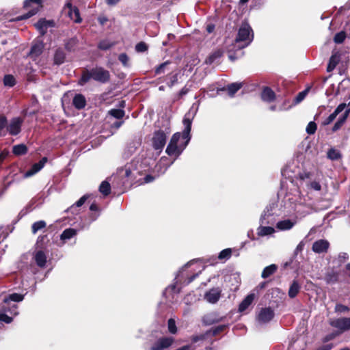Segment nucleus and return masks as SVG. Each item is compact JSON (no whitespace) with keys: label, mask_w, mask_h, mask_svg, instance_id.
<instances>
[{"label":"nucleus","mask_w":350,"mask_h":350,"mask_svg":"<svg viewBox=\"0 0 350 350\" xmlns=\"http://www.w3.org/2000/svg\"><path fill=\"white\" fill-rule=\"evenodd\" d=\"M168 62H164L160 64L156 69L155 72L157 75L161 74L164 72V68L167 66Z\"/></svg>","instance_id":"59"},{"label":"nucleus","mask_w":350,"mask_h":350,"mask_svg":"<svg viewBox=\"0 0 350 350\" xmlns=\"http://www.w3.org/2000/svg\"><path fill=\"white\" fill-rule=\"evenodd\" d=\"M334 310L336 312L345 313L348 312L350 310V308L348 306H346L341 304H337L335 306Z\"/></svg>","instance_id":"49"},{"label":"nucleus","mask_w":350,"mask_h":350,"mask_svg":"<svg viewBox=\"0 0 350 350\" xmlns=\"http://www.w3.org/2000/svg\"><path fill=\"white\" fill-rule=\"evenodd\" d=\"M226 327V326L225 325H219L216 327L211 329V330L207 331L206 334H208V335L211 334L213 336H215L217 334H219V332L224 331Z\"/></svg>","instance_id":"47"},{"label":"nucleus","mask_w":350,"mask_h":350,"mask_svg":"<svg viewBox=\"0 0 350 350\" xmlns=\"http://www.w3.org/2000/svg\"><path fill=\"white\" fill-rule=\"evenodd\" d=\"M278 267L274 264L266 267L262 272L261 277L262 278H267L273 274L276 271Z\"/></svg>","instance_id":"29"},{"label":"nucleus","mask_w":350,"mask_h":350,"mask_svg":"<svg viewBox=\"0 0 350 350\" xmlns=\"http://www.w3.org/2000/svg\"><path fill=\"white\" fill-rule=\"evenodd\" d=\"M274 311L271 308H262L257 316V320L260 323H267L274 317Z\"/></svg>","instance_id":"11"},{"label":"nucleus","mask_w":350,"mask_h":350,"mask_svg":"<svg viewBox=\"0 0 350 350\" xmlns=\"http://www.w3.org/2000/svg\"><path fill=\"white\" fill-rule=\"evenodd\" d=\"M30 3H36L37 6H39L42 3V0H25L24 1V6L28 7Z\"/></svg>","instance_id":"60"},{"label":"nucleus","mask_w":350,"mask_h":350,"mask_svg":"<svg viewBox=\"0 0 350 350\" xmlns=\"http://www.w3.org/2000/svg\"><path fill=\"white\" fill-rule=\"evenodd\" d=\"M178 82V75L177 74L173 75L170 77V80L167 82V85L170 88L174 86Z\"/></svg>","instance_id":"57"},{"label":"nucleus","mask_w":350,"mask_h":350,"mask_svg":"<svg viewBox=\"0 0 350 350\" xmlns=\"http://www.w3.org/2000/svg\"><path fill=\"white\" fill-rule=\"evenodd\" d=\"M296 223V219H286L278 221L276 223V228L282 231L289 230L293 228Z\"/></svg>","instance_id":"15"},{"label":"nucleus","mask_w":350,"mask_h":350,"mask_svg":"<svg viewBox=\"0 0 350 350\" xmlns=\"http://www.w3.org/2000/svg\"><path fill=\"white\" fill-rule=\"evenodd\" d=\"M148 49V46L146 43L141 42L136 44L135 50L137 52H144Z\"/></svg>","instance_id":"54"},{"label":"nucleus","mask_w":350,"mask_h":350,"mask_svg":"<svg viewBox=\"0 0 350 350\" xmlns=\"http://www.w3.org/2000/svg\"><path fill=\"white\" fill-rule=\"evenodd\" d=\"M24 299V295L18 293H12L3 299V305L0 310V321L10 323L13 318L8 314L16 316L18 314L17 305H10V301L20 302Z\"/></svg>","instance_id":"2"},{"label":"nucleus","mask_w":350,"mask_h":350,"mask_svg":"<svg viewBox=\"0 0 350 350\" xmlns=\"http://www.w3.org/2000/svg\"><path fill=\"white\" fill-rule=\"evenodd\" d=\"M308 94V90H305L299 92L295 98V103H299L302 101Z\"/></svg>","instance_id":"53"},{"label":"nucleus","mask_w":350,"mask_h":350,"mask_svg":"<svg viewBox=\"0 0 350 350\" xmlns=\"http://www.w3.org/2000/svg\"><path fill=\"white\" fill-rule=\"evenodd\" d=\"M46 223L44 221H38L33 224L31 229L32 232L36 234L38 230L45 228Z\"/></svg>","instance_id":"43"},{"label":"nucleus","mask_w":350,"mask_h":350,"mask_svg":"<svg viewBox=\"0 0 350 350\" xmlns=\"http://www.w3.org/2000/svg\"><path fill=\"white\" fill-rule=\"evenodd\" d=\"M53 25V22L46 20H40L36 24V28L40 31L42 35H44L46 33V31L49 27H52Z\"/></svg>","instance_id":"24"},{"label":"nucleus","mask_w":350,"mask_h":350,"mask_svg":"<svg viewBox=\"0 0 350 350\" xmlns=\"http://www.w3.org/2000/svg\"><path fill=\"white\" fill-rule=\"evenodd\" d=\"M327 157L332 161H336L341 157V154L339 150L331 148L327 152Z\"/></svg>","instance_id":"35"},{"label":"nucleus","mask_w":350,"mask_h":350,"mask_svg":"<svg viewBox=\"0 0 350 350\" xmlns=\"http://www.w3.org/2000/svg\"><path fill=\"white\" fill-rule=\"evenodd\" d=\"M254 33L252 29L247 23H243L241 25L237 36L235 39L234 47L239 49L247 46L253 40Z\"/></svg>","instance_id":"3"},{"label":"nucleus","mask_w":350,"mask_h":350,"mask_svg":"<svg viewBox=\"0 0 350 350\" xmlns=\"http://www.w3.org/2000/svg\"><path fill=\"white\" fill-rule=\"evenodd\" d=\"M301 288V286L297 280H293L292 284L290 286L288 290V296L291 298H294L299 293Z\"/></svg>","instance_id":"27"},{"label":"nucleus","mask_w":350,"mask_h":350,"mask_svg":"<svg viewBox=\"0 0 350 350\" xmlns=\"http://www.w3.org/2000/svg\"><path fill=\"white\" fill-rule=\"evenodd\" d=\"M77 231L73 228H68L63 231L60 238L63 241L69 240L77 234Z\"/></svg>","instance_id":"30"},{"label":"nucleus","mask_w":350,"mask_h":350,"mask_svg":"<svg viewBox=\"0 0 350 350\" xmlns=\"http://www.w3.org/2000/svg\"><path fill=\"white\" fill-rule=\"evenodd\" d=\"M193 116L189 113L185 114L183 123L184 130L182 133H174L166 148V153L169 156H175L176 158L182 153L190 141V131L191 129Z\"/></svg>","instance_id":"1"},{"label":"nucleus","mask_w":350,"mask_h":350,"mask_svg":"<svg viewBox=\"0 0 350 350\" xmlns=\"http://www.w3.org/2000/svg\"><path fill=\"white\" fill-rule=\"evenodd\" d=\"M346 36H347V34H346L345 31H340L335 35V36L334 38V41L336 44H341L344 42Z\"/></svg>","instance_id":"44"},{"label":"nucleus","mask_w":350,"mask_h":350,"mask_svg":"<svg viewBox=\"0 0 350 350\" xmlns=\"http://www.w3.org/2000/svg\"><path fill=\"white\" fill-rule=\"evenodd\" d=\"M7 125V119L3 116H0V131L4 129Z\"/></svg>","instance_id":"61"},{"label":"nucleus","mask_w":350,"mask_h":350,"mask_svg":"<svg viewBox=\"0 0 350 350\" xmlns=\"http://www.w3.org/2000/svg\"><path fill=\"white\" fill-rule=\"evenodd\" d=\"M221 290L219 288H213L204 295V299L210 304H215L221 297Z\"/></svg>","instance_id":"13"},{"label":"nucleus","mask_w":350,"mask_h":350,"mask_svg":"<svg viewBox=\"0 0 350 350\" xmlns=\"http://www.w3.org/2000/svg\"><path fill=\"white\" fill-rule=\"evenodd\" d=\"M99 191L104 196L109 195L111 191L110 184L107 181H103L99 187Z\"/></svg>","instance_id":"36"},{"label":"nucleus","mask_w":350,"mask_h":350,"mask_svg":"<svg viewBox=\"0 0 350 350\" xmlns=\"http://www.w3.org/2000/svg\"><path fill=\"white\" fill-rule=\"evenodd\" d=\"M170 133L169 128L165 130H157L154 132L152 138V145L154 150H159V152L163 150L166 144L167 135Z\"/></svg>","instance_id":"4"},{"label":"nucleus","mask_w":350,"mask_h":350,"mask_svg":"<svg viewBox=\"0 0 350 350\" xmlns=\"http://www.w3.org/2000/svg\"><path fill=\"white\" fill-rule=\"evenodd\" d=\"M223 319L217 312H213L204 316L202 321L205 325H210L218 323Z\"/></svg>","instance_id":"16"},{"label":"nucleus","mask_w":350,"mask_h":350,"mask_svg":"<svg viewBox=\"0 0 350 350\" xmlns=\"http://www.w3.org/2000/svg\"><path fill=\"white\" fill-rule=\"evenodd\" d=\"M330 325L344 332L350 330V317H342L330 321Z\"/></svg>","instance_id":"7"},{"label":"nucleus","mask_w":350,"mask_h":350,"mask_svg":"<svg viewBox=\"0 0 350 350\" xmlns=\"http://www.w3.org/2000/svg\"><path fill=\"white\" fill-rule=\"evenodd\" d=\"M275 232V229L271 226H260L257 228V234L260 237L271 235Z\"/></svg>","instance_id":"25"},{"label":"nucleus","mask_w":350,"mask_h":350,"mask_svg":"<svg viewBox=\"0 0 350 350\" xmlns=\"http://www.w3.org/2000/svg\"><path fill=\"white\" fill-rule=\"evenodd\" d=\"M273 206H269L266 207L264 210L260 219V221L262 225L275 224V219L273 217Z\"/></svg>","instance_id":"10"},{"label":"nucleus","mask_w":350,"mask_h":350,"mask_svg":"<svg viewBox=\"0 0 350 350\" xmlns=\"http://www.w3.org/2000/svg\"><path fill=\"white\" fill-rule=\"evenodd\" d=\"M255 295L253 293L248 295L239 304V311L243 312L252 304L254 299Z\"/></svg>","instance_id":"23"},{"label":"nucleus","mask_w":350,"mask_h":350,"mask_svg":"<svg viewBox=\"0 0 350 350\" xmlns=\"http://www.w3.org/2000/svg\"><path fill=\"white\" fill-rule=\"evenodd\" d=\"M222 51L220 50H217L213 53L211 55L206 58L205 62L207 64H211L214 63L217 59H219L222 56Z\"/></svg>","instance_id":"34"},{"label":"nucleus","mask_w":350,"mask_h":350,"mask_svg":"<svg viewBox=\"0 0 350 350\" xmlns=\"http://www.w3.org/2000/svg\"><path fill=\"white\" fill-rule=\"evenodd\" d=\"M173 342L174 338L172 337H162L152 345L150 350H164L170 347Z\"/></svg>","instance_id":"9"},{"label":"nucleus","mask_w":350,"mask_h":350,"mask_svg":"<svg viewBox=\"0 0 350 350\" xmlns=\"http://www.w3.org/2000/svg\"><path fill=\"white\" fill-rule=\"evenodd\" d=\"M114 45H115L114 42H110L108 40H101L98 43V47L101 50L105 51V50L109 49L111 47H112Z\"/></svg>","instance_id":"38"},{"label":"nucleus","mask_w":350,"mask_h":350,"mask_svg":"<svg viewBox=\"0 0 350 350\" xmlns=\"http://www.w3.org/2000/svg\"><path fill=\"white\" fill-rule=\"evenodd\" d=\"M294 212L296 220L301 219L312 212V206L300 198L294 206Z\"/></svg>","instance_id":"5"},{"label":"nucleus","mask_w":350,"mask_h":350,"mask_svg":"<svg viewBox=\"0 0 350 350\" xmlns=\"http://www.w3.org/2000/svg\"><path fill=\"white\" fill-rule=\"evenodd\" d=\"M77 40L75 38H73L70 39L66 44V49L68 51H73L75 50V46L77 44Z\"/></svg>","instance_id":"51"},{"label":"nucleus","mask_w":350,"mask_h":350,"mask_svg":"<svg viewBox=\"0 0 350 350\" xmlns=\"http://www.w3.org/2000/svg\"><path fill=\"white\" fill-rule=\"evenodd\" d=\"M124 176L126 177H130L132 174V170L129 165H126L124 169Z\"/></svg>","instance_id":"62"},{"label":"nucleus","mask_w":350,"mask_h":350,"mask_svg":"<svg viewBox=\"0 0 350 350\" xmlns=\"http://www.w3.org/2000/svg\"><path fill=\"white\" fill-rule=\"evenodd\" d=\"M324 280L328 284H336L338 281V273L334 270L329 271L325 273Z\"/></svg>","instance_id":"22"},{"label":"nucleus","mask_w":350,"mask_h":350,"mask_svg":"<svg viewBox=\"0 0 350 350\" xmlns=\"http://www.w3.org/2000/svg\"><path fill=\"white\" fill-rule=\"evenodd\" d=\"M242 87V84L240 83H234L228 85L227 90L228 95L232 97L235 93L239 90Z\"/></svg>","instance_id":"32"},{"label":"nucleus","mask_w":350,"mask_h":350,"mask_svg":"<svg viewBox=\"0 0 350 350\" xmlns=\"http://www.w3.org/2000/svg\"><path fill=\"white\" fill-rule=\"evenodd\" d=\"M109 114L117 119H120L124 116V111L120 109H112L109 111Z\"/></svg>","instance_id":"42"},{"label":"nucleus","mask_w":350,"mask_h":350,"mask_svg":"<svg viewBox=\"0 0 350 350\" xmlns=\"http://www.w3.org/2000/svg\"><path fill=\"white\" fill-rule=\"evenodd\" d=\"M333 348L332 344H326L319 347L317 350H331Z\"/></svg>","instance_id":"64"},{"label":"nucleus","mask_w":350,"mask_h":350,"mask_svg":"<svg viewBox=\"0 0 350 350\" xmlns=\"http://www.w3.org/2000/svg\"><path fill=\"white\" fill-rule=\"evenodd\" d=\"M46 161L47 159L46 157H43L38 163H34L31 166V169L25 173V177L29 178L38 172L44 167Z\"/></svg>","instance_id":"14"},{"label":"nucleus","mask_w":350,"mask_h":350,"mask_svg":"<svg viewBox=\"0 0 350 350\" xmlns=\"http://www.w3.org/2000/svg\"><path fill=\"white\" fill-rule=\"evenodd\" d=\"M88 198V196L86 195L82 196L74 205H72L70 208V210L72 211V209L75 208V206H76V207L81 206L85 203V202L86 201Z\"/></svg>","instance_id":"52"},{"label":"nucleus","mask_w":350,"mask_h":350,"mask_svg":"<svg viewBox=\"0 0 350 350\" xmlns=\"http://www.w3.org/2000/svg\"><path fill=\"white\" fill-rule=\"evenodd\" d=\"M65 59V53L62 49H57L54 55V62L57 65L64 63Z\"/></svg>","instance_id":"31"},{"label":"nucleus","mask_w":350,"mask_h":350,"mask_svg":"<svg viewBox=\"0 0 350 350\" xmlns=\"http://www.w3.org/2000/svg\"><path fill=\"white\" fill-rule=\"evenodd\" d=\"M168 330L171 334H176L177 332V328L176 325V322L173 319H170L167 322Z\"/></svg>","instance_id":"48"},{"label":"nucleus","mask_w":350,"mask_h":350,"mask_svg":"<svg viewBox=\"0 0 350 350\" xmlns=\"http://www.w3.org/2000/svg\"><path fill=\"white\" fill-rule=\"evenodd\" d=\"M317 130V124L314 122H310L306 126V131L308 134L312 135Z\"/></svg>","instance_id":"50"},{"label":"nucleus","mask_w":350,"mask_h":350,"mask_svg":"<svg viewBox=\"0 0 350 350\" xmlns=\"http://www.w3.org/2000/svg\"><path fill=\"white\" fill-rule=\"evenodd\" d=\"M90 79H92L91 70H87V71L83 72V74L81 76V78L80 79V80L79 81V83L81 85H83L85 83H86L88 81H89V80Z\"/></svg>","instance_id":"41"},{"label":"nucleus","mask_w":350,"mask_h":350,"mask_svg":"<svg viewBox=\"0 0 350 350\" xmlns=\"http://www.w3.org/2000/svg\"><path fill=\"white\" fill-rule=\"evenodd\" d=\"M34 259L38 267H43L45 266L46 262V256L44 252H37L34 256Z\"/></svg>","instance_id":"26"},{"label":"nucleus","mask_w":350,"mask_h":350,"mask_svg":"<svg viewBox=\"0 0 350 350\" xmlns=\"http://www.w3.org/2000/svg\"><path fill=\"white\" fill-rule=\"evenodd\" d=\"M72 105L77 109H82L86 105V99L81 94H76L72 99Z\"/></svg>","instance_id":"19"},{"label":"nucleus","mask_w":350,"mask_h":350,"mask_svg":"<svg viewBox=\"0 0 350 350\" xmlns=\"http://www.w3.org/2000/svg\"><path fill=\"white\" fill-rule=\"evenodd\" d=\"M67 6L69 8L68 15L74 22L79 23L82 19L80 16L79 10L76 6H72L70 3H68Z\"/></svg>","instance_id":"18"},{"label":"nucleus","mask_w":350,"mask_h":350,"mask_svg":"<svg viewBox=\"0 0 350 350\" xmlns=\"http://www.w3.org/2000/svg\"><path fill=\"white\" fill-rule=\"evenodd\" d=\"M92 77L94 81L105 83L109 81V72L102 67H96L91 69Z\"/></svg>","instance_id":"6"},{"label":"nucleus","mask_w":350,"mask_h":350,"mask_svg":"<svg viewBox=\"0 0 350 350\" xmlns=\"http://www.w3.org/2000/svg\"><path fill=\"white\" fill-rule=\"evenodd\" d=\"M27 148L24 144L16 145L13 147V152L16 155L24 154L27 152Z\"/></svg>","instance_id":"37"},{"label":"nucleus","mask_w":350,"mask_h":350,"mask_svg":"<svg viewBox=\"0 0 350 350\" xmlns=\"http://www.w3.org/2000/svg\"><path fill=\"white\" fill-rule=\"evenodd\" d=\"M305 247V242L304 241H301L299 243V244L297 245L295 250V254H297L299 252H301Z\"/></svg>","instance_id":"58"},{"label":"nucleus","mask_w":350,"mask_h":350,"mask_svg":"<svg viewBox=\"0 0 350 350\" xmlns=\"http://www.w3.org/2000/svg\"><path fill=\"white\" fill-rule=\"evenodd\" d=\"M3 83L5 86L13 87L16 84L15 78L12 75H6L3 78Z\"/></svg>","instance_id":"40"},{"label":"nucleus","mask_w":350,"mask_h":350,"mask_svg":"<svg viewBox=\"0 0 350 350\" xmlns=\"http://www.w3.org/2000/svg\"><path fill=\"white\" fill-rule=\"evenodd\" d=\"M33 71L31 64L29 63L25 65V68H20L18 70V72L21 75H27L29 76Z\"/></svg>","instance_id":"45"},{"label":"nucleus","mask_w":350,"mask_h":350,"mask_svg":"<svg viewBox=\"0 0 350 350\" xmlns=\"http://www.w3.org/2000/svg\"><path fill=\"white\" fill-rule=\"evenodd\" d=\"M350 113V109H347L344 113L340 116L336 121V122L334 124V126L332 129V132H336L338 130H339L342 126L344 124L345 121L347 120L349 115Z\"/></svg>","instance_id":"20"},{"label":"nucleus","mask_w":350,"mask_h":350,"mask_svg":"<svg viewBox=\"0 0 350 350\" xmlns=\"http://www.w3.org/2000/svg\"><path fill=\"white\" fill-rule=\"evenodd\" d=\"M329 243L325 239H319L312 244V250L316 254L326 253L329 249Z\"/></svg>","instance_id":"12"},{"label":"nucleus","mask_w":350,"mask_h":350,"mask_svg":"<svg viewBox=\"0 0 350 350\" xmlns=\"http://www.w3.org/2000/svg\"><path fill=\"white\" fill-rule=\"evenodd\" d=\"M339 62V57L337 55H332L329 59L327 70V72H332L337 66Z\"/></svg>","instance_id":"33"},{"label":"nucleus","mask_w":350,"mask_h":350,"mask_svg":"<svg viewBox=\"0 0 350 350\" xmlns=\"http://www.w3.org/2000/svg\"><path fill=\"white\" fill-rule=\"evenodd\" d=\"M232 254V250L230 248L223 250L218 255V259L221 260H226L230 258Z\"/></svg>","instance_id":"39"},{"label":"nucleus","mask_w":350,"mask_h":350,"mask_svg":"<svg viewBox=\"0 0 350 350\" xmlns=\"http://www.w3.org/2000/svg\"><path fill=\"white\" fill-rule=\"evenodd\" d=\"M208 335V334H206V332L205 334H201L200 336H193L192 338V341L194 342H196L199 340H204V339H205L206 336Z\"/></svg>","instance_id":"63"},{"label":"nucleus","mask_w":350,"mask_h":350,"mask_svg":"<svg viewBox=\"0 0 350 350\" xmlns=\"http://www.w3.org/2000/svg\"><path fill=\"white\" fill-rule=\"evenodd\" d=\"M308 185L311 189H312L314 191H320L321 189L320 183L317 181L310 182Z\"/></svg>","instance_id":"56"},{"label":"nucleus","mask_w":350,"mask_h":350,"mask_svg":"<svg viewBox=\"0 0 350 350\" xmlns=\"http://www.w3.org/2000/svg\"><path fill=\"white\" fill-rule=\"evenodd\" d=\"M118 59L123 64V66H128L129 57L126 53H121L118 57Z\"/></svg>","instance_id":"55"},{"label":"nucleus","mask_w":350,"mask_h":350,"mask_svg":"<svg viewBox=\"0 0 350 350\" xmlns=\"http://www.w3.org/2000/svg\"><path fill=\"white\" fill-rule=\"evenodd\" d=\"M36 12H37V10L33 9V10L29 11L26 14L18 16L16 18L11 19L10 21H18L29 18L31 17L32 16H33L34 14H36Z\"/></svg>","instance_id":"46"},{"label":"nucleus","mask_w":350,"mask_h":350,"mask_svg":"<svg viewBox=\"0 0 350 350\" xmlns=\"http://www.w3.org/2000/svg\"><path fill=\"white\" fill-rule=\"evenodd\" d=\"M42 50L43 45L41 42L35 43L31 48L29 55L31 57H36L42 53Z\"/></svg>","instance_id":"28"},{"label":"nucleus","mask_w":350,"mask_h":350,"mask_svg":"<svg viewBox=\"0 0 350 350\" xmlns=\"http://www.w3.org/2000/svg\"><path fill=\"white\" fill-rule=\"evenodd\" d=\"M23 120L21 118L16 117L10 120L6 125L7 131L11 135H16L20 133Z\"/></svg>","instance_id":"8"},{"label":"nucleus","mask_w":350,"mask_h":350,"mask_svg":"<svg viewBox=\"0 0 350 350\" xmlns=\"http://www.w3.org/2000/svg\"><path fill=\"white\" fill-rule=\"evenodd\" d=\"M261 98L262 100L271 103L275 100V94L271 88L267 87L263 89L261 94Z\"/></svg>","instance_id":"21"},{"label":"nucleus","mask_w":350,"mask_h":350,"mask_svg":"<svg viewBox=\"0 0 350 350\" xmlns=\"http://www.w3.org/2000/svg\"><path fill=\"white\" fill-rule=\"evenodd\" d=\"M347 105L345 103L340 104L334 110V111L331 113L323 122V125H328L332 123L337 117V116L341 113L345 108Z\"/></svg>","instance_id":"17"}]
</instances>
